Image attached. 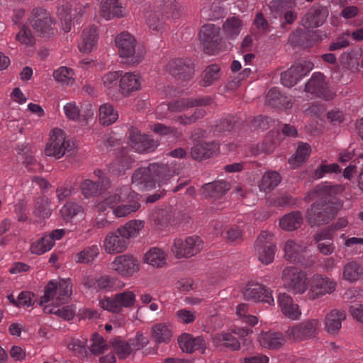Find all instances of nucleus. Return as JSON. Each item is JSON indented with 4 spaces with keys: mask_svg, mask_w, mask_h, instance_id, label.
<instances>
[{
    "mask_svg": "<svg viewBox=\"0 0 363 363\" xmlns=\"http://www.w3.org/2000/svg\"><path fill=\"white\" fill-rule=\"evenodd\" d=\"M50 201L47 198H40L35 205L34 214L40 218H46L51 215V208L50 207Z\"/></svg>",
    "mask_w": 363,
    "mask_h": 363,
    "instance_id": "obj_59",
    "label": "nucleus"
},
{
    "mask_svg": "<svg viewBox=\"0 0 363 363\" xmlns=\"http://www.w3.org/2000/svg\"><path fill=\"white\" fill-rule=\"evenodd\" d=\"M150 129L156 134L160 135H172L174 138L180 137L182 131L174 127L167 126L162 123H156L150 126Z\"/></svg>",
    "mask_w": 363,
    "mask_h": 363,
    "instance_id": "obj_57",
    "label": "nucleus"
},
{
    "mask_svg": "<svg viewBox=\"0 0 363 363\" xmlns=\"http://www.w3.org/2000/svg\"><path fill=\"white\" fill-rule=\"evenodd\" d=\"M313 68V64L311 61H303L292 65L289 69L281 73V82L284 86L292 87Z\"/></svg>",
    "mask_w": 363,
    "mask_h": 363,
    "instance_id": "obj_15",
    "label": "nucleus"
},
{
    "mask_svg": "<svg viewBox=\"0 0 363 363\" xmlns=\"http://www.w3.org/2000/svg\"><path fill=\"white\" fill-rule=\"evenodd\" d=\"M99 184L90 179H84L81 184V191L86 198L94 196L98 193Z\"/></svg>",
    "mask_w": 363,
    "mask_h": 363,
    "instance_id": "obj_63",
    "label": "nucleus"
},
{
    "mask_svg": "<svg viewBox=\"0 0 363 363\" xmlns=\"http://www.w3.org/2000/svg\"><path fill=\"white\" fill-rule=\"evenodd\" d=\"M274 18L279 17L280 26L285 28L286 24H292L298 17L294 7L295 0H267Z\"/></svg>",
    "mask_w": 363,
    "mask_h": 363,
    "instance_id": "obj_8",
    "label": "nucleus"
},
{
    "mask_svg": "<svg viewBox=\"0 0 363 363\" xmlns=\"http://www.w3.org/2000/svg\"><path fill=\"white\" fill-rule=\"evenodd\" d=\"M98 33L95 26H89L84 29L79 43V50L83 53H89L96 47Z\"/></svg>",
    "mask_w": 363,
    "mask_h": 363,
    "instance_id": "obj_28",
    "label": "nucleus"
},
{
    "mask_svg": "<svg viewBox=\"0 0 363 363\" xmlns=\"http://www.w3.org/2000/svg\"><path fill=\"white\" fill-rule=\"evenodd\" d=\"M273 236L263 232L255 242V249L259 260L265 264L271 263L274 258L275 245L272 242Z\"/></svg>",
    "mask_w": 363,
    "mask_h": 363,
    "instance_id": "obj_16",
    "label": "nucleus"
},
{
    "mask_svg": "<svg viewBox=\"0 0 363 363\" xmlns=\"http://www.w3.org/2000/svg\"><path fill=\"white\" fill-rule=\"evenodd\" d=\"M243 27L242 21L238 16L228 18L223 24V30L225 35L230 39L238 37Z\"/></svg>",
    "mask_w": 363,
    "mask_h": 363,
    "instance_id": "obj_37",
    "label": "nucleus"
},
{
    "mask_svg": "<svg viewBox=\"0 0 363 363\" xmlns=\"http://www.w3.org/2000/svg\"><path fill=\"white\" fill-rule=\"evenodd\" d=\"M362 269L359 264L354 262L347 263L343 268V279L349 282H354L359 279Z\"/></svg>",
    "mask_w": 363,
    "mask_h": 363,
    "instance_id": "obj_50",
    "label": "nucleus"
},
{
    "mask_svg": "<svg viewBox=\"0 0 363 363\" xmlns=\"http://www.w3.org/2000/svg\"><path fill=\"white\" fill-rule=\"evenodd\" d=\"M116 298L121 311L123 308H133L136 302V295L133 291L130 290H125L123 292L116 294Z\"/></svg>",
    "mask_w": 363,
    "mask_h": 363,
    "instance_id": "obj_53",
    "label": "nucleus"
},
{
    "mask_svg": "<svg viewBox=\"0 0 363 363\" xmlns=\"http://www.w3.org/2000/svg\"><path fill=\"white\" fill-rule=\"evenodd\" d=\"M113 351L120 359L128 357L132 352L133 349L129 341L125 342L121 340H115L112 343Z\"/></svg>",
    "mask_w": 363,
    "mask_h": 363,
    "instance_id": "obj_55",
    "label": "nucleus"
},
{
    "mask_svg": "<svg viewBox=\"0 0 363 363\" xmlns=\"http://www.w3.org/2000/svg\"><path fill=\"white\" fill-rule=\"evenodd\" d=\"M320 321L315 318L307 319L289 327L286 337L293 342H301L315 338L318 334Z\"/></svg>",
    "mask_w": 363,
    "mask_h": 363,
    "instance_id": "obj_7",
    "label": "nucleus"
},
{
    "mask_svg": "<svg viewBox=\"0 0 363 363\" xmlns=\"http://www.w3.org/2000/svg\"><path fill=\"white\" fill-rule=\"evenodd\" d=\"M286 100L279 89L277 87L271 89L267 95L266 103L272 106L278 107L282 105V102Z\"/></svg>",
    "mask_w": 363,
    "mask_h": 363,
    "instance_id": "obj_62",
    "label": "nucleus"
},
{
    "mask_svg": "<svg viewBox=\"0 0 363 363\" xmlns=\"http://www.w3.org/2000/svg\"><path fill=\"white\" fill-rule=\"evenodd\" d=\"M115 45L119 56L126 59L130 63L138 64L145 56V50L137 46L135 38L128 33L123 32L117 35Z\"/></svg>",
    "mask_w": 363,
    "mask_h": 363,
    "instance_id": "obj_5",
    "label": "nucleus"
},
{
    "mask_svg": "<svg viewBox=\"0 0 363 363\" xmlns=\"http://www.w3.org/2000/svg\"><path fill=\"white\" fill-rule=\"evenodd\" d=\"M57 306L45 305L43 311L45 313L55 314L66 320H69L74 318L75 311L72 306H67L59 308Z\"/></svg>",
    "mask_w": 363,
    "mask_h": 363,
    "instance_id": "obj_47",
    "label": "nucleus"
},
{
    "mask_svg": "<svg viewBox=\"0 0 363 363\" xmlns=\"http://www.w3.org/2000/svg\"><path fill=\"white\" fill-rule=\"evenodd\" d=\"M209 103L208 100L196 99H182L171 102L170 110L172 112H182L186 109L197 106L206 105Z\"/></svg>",
    "mask_w": 363,
    "mask_h": 363,
    "instance_id": "obj_41",
    "label": "nucleus"
},
{
    "mask_svg": "<svg viewBox=\"0 0 363 363\" xmlns=\"http://www.w3.org/2000/svg\"><path fill=\"white\" fill-rule=\"evenodd\" d=\"M71 148L72 142L66 139L65 133L60 128H54L50 132V140L45 148V154L60 159Z\"/></svg>",
    "mask_w": 363,
    "mask_h": 363,
    "instance_id": "obj_9",
    "label": "nucleus"
},
{
    "mask_svg": "<svg viewBox=\"0 0 363 363\" xmlns=\"http://www.w3.org/2000/svg\"><path fill=\"white\" fill-rule=\"evenodd\" d=\"M118 118V111L112 104L106 103L99 108V123L103 125H109L114 123Z\"/></svg>",
    "mask_w": 363,
    "mask_h": 363,
    "instance_id": "obj_38",
    "label": "nucleus"
},
{
    "mask_svg": "<svg viewBox=\"0 0 363 363\" xmlns=\"http://www.w3.org/2000/svg\"><path fill=\"white\" fill-rule=\"evenodd\" d=\"M119 77V72L116 71L108 72L101 77V85L107 94L111 95L115 92L117 89Z\"/></svg>",
    "mask_w": 363,
    "mask_h": 363,
    "instance_id": "obj_46",
    "label": "nucleus"
},
{
    "mask_svg": "<svg viewBox=\"0 0 363 363\" xmlns=\"http://www.w3.org/2000/svg\"><path fill=\"white\" fill-rule=\"evenodd\" d=\"M175 316L178 322L190 324L196 320V312L186 308H182L176 312Z\"/></svg>",
    "mask_w": 363,
    "mask_h": 363,
    "instance_id": "obj_64",
    "label": "nucleus"
},
{
    "mask_svg": "<svg viewBox=\"0 0 363 363\" xmlns=\"http://www.w3.org/2000/svg\"><path fill=\"white\" fill-rule=\"evenodd\" d=\"M111 269L123 277H130L140 270L138 260L131 255H120L111 263Z\"/></svg>",
    "mask_w": 363,
    "mask_h": 363,
    "instance_id": "obj_14",
    "label": "nucleus"
},
{
    "mask_svg": "<svg viewBox=\"0 0 363 363\" xmlns=\"http://www.w3.org/2000/svg\"><path fill=\"white\" fill-rule=\"evenodd\" d=\"M166 253L158 247L150 249L145 255L144 262L154 267H163L166 264Z\"/></svg>",
    "mask_w": 363,
    "mask_h": 363,
    "instance_id": "obj_40",
    "label": "nucleus"
},
{
    "mask_svg": "<svg viewBox=\"0 0 363 363\" xmlns=\"http://www.w3.org/2000/svg\"><path fill=\"white\" fill-rule=\"evenodd\" d=\"M49 238H47L46 235L43 238L33 242L30 245V252L33 254L40 255H43L49 250H50L52 247V243L50 242Z\"/></svg>",
    "mask_w": 363,
    "mask_h": 363,
    "instance_id": "obj_54",
    "label": "nucleus"
},
{
    "mask_svg": "<svg viewBox=\"0 0 363 363\" xmlns=\"http://www.w3.org/2000/svg\"><path fill=\"white\" fill-rule=\"evenodd\" d=\"M281 182L279 174L274 171L266 172L259 183L261 191L269 192L273 190Z\"/></svg>",
    "mask_w": 363,
    "mask_h": 363,
    "instance_id": "obj_42",
    "label": "nucleus"
},
{
    "mask_svg": "<svg viewBox=\"0 0 363 363\" xmlns=\"http://www.w3.org/2000/svg\"><path fill=\"white\" fill-rule=\"evenodd\" d=\"M302 220L299 212H292L284 216L279 220V225L283 230L292 231L301 226Z\"/></svg>",
    "mask_w": 363,
    "mask_h": 363,
    "instance_id": "obj_44",
    "label": "nucleus"
},
{
    "mask_svg": "<svg viewBox=\"0 0 363 363\" xmlns=\"http://www.w3.org/2000/svg\"><path fill=\"white\" fill-rule=\"evenodd\" d=\"M258 341L262 347L274 350L279 348L284 344V337L279 332H262L258 336Z\"/></svg>",
    "mask_w": 363,
    "mask_h": 363,
    "instance_id": "obj_30",
    "label": "nucleus"
},
{
    "mask_svg": "<svg viewBox=\"0 0 363 363\" xmlns=\"http://www.w3.org/2000/svg\"><path fill=\"white\" fill-rule=\"evenodd\" d=\"M99 306L104 310L111 313H119L121 312L116 294L112 297L106 296L99 301Z\"/></svg>",
    "mask_w": 363,
    "mask_h": 363,
    "instance_id": "obj_60",
    "label": "nucleus"
},
{
    "mask_svg": "<svg viewBox=\"0 0 363 363\" xmlns=\"http://www.w3.org/2000/svg\"><path fill=\"white\" fill-rule=\"evenodd\" d=\"M129 144L138 152H151L158 145L157 142L154 141L150 136L142 134L136 128L130 130Z\"/></svg>",
    "mask_w": 363,
    "mask_h": 363,
    "instance_id": "obj_18",
    "label": "nucleus"
},
{
    "mask_svg": "<svg viewBox=\"0 0 363 363\" xmlns=\"http://www.w3.org/2000/svg\"><path fill=\"white\" fill-rule=\"evenodd\" d=\"M172 326L167 323H160L152 327V338L157 344H167L171 341Z\"/></svg>",
    "mask_w": 363,
    "mask_h": 363,
    "instance_id": "obj_31",
    "label": "nucleus"
},
{
    "mask_svg": "<svg viewBox=\"0 0 363 363\" xmlns=\"http://www.w3.org/2000/svg\"><path fill=\"white\" fill-rule=\"evenodd\" d=\"M332 229H324L315 234L314 239L319 252L325 255H330L334 251Z\"/></svg>",
    "mask_w": 363,
    "mask_h": 363,
    "instance_id": "obj_27",
    "label": "nucleus"
},
{
    "mask_svg": "<svg viewBox=\"0 0 363 363\" xmlns=\"http://www.w3.org/2000/svg\"><path fill=\"white\" fill-rule=\"evenodd\" d=\"M327 84L324 81V76L320 72H315L305 86L307 92L317 96L329 99L330 95L327 93Z\"/></svg>",
    "mask_w": 363,
    "mask_h": 363,
    "instance_id": "obj_25",
    "label": "nucleus"
},
{
    "mask_svg": "<svg viewBox=\"0 0 363 363\" xmlns=\"http://www.w3.org/2000/svg\"><path fill=\"white\" fill-rule=\"evenodd\" d=\"M177 343L183 352L189 354L195 351L204 353L206 350V343L203 336L194 337L191 334L184 333L178 337Z\"/></svg>",
    "mask_w": 363,
    "mask_h": 363,
    "instance_id": "obj_20",
    "label": "nucleus"
},
{
    "mask_svg": "<svg viewBox=\"0 0 363 363\" xmlns=\"http://www.w3.org/2000/svg\"><path fill=\"white\" fill-rule=\"evenodd\" d=\"M203 247V242L198 236H190L185 240L177 238L172 247V253L177 257H189L199 253Z\"/></svg>",
    "mask_w": 363,
    "mask_h": 363,
    "instance_id": "obj_12",
    "label": "nucleus"
},
{
    "mask_svg": "<svg viewBox=\"0 0 363 363\" xmlns=\"http://www.w3.org/2000/svg\"><path fill=\"white\" fill-rule=\"evenodd\" d=\"M181 6L176 0H158L154 11L148 12L147 23L153 30L159 31L167 20L176 19L180 16Z\"/></svg>",
    "mask_w": 363,
    "mask_h": 363,
    "instance_id": "obj_3",
    "label": "nucleus"
},
{
    "mask_svg": "<svg viewBox=\"0 0 363 363\" xmlns=\"http://www.w3.org/2000/svg\"><path fill=\"white\" fill-rule=\"evenodd\" d=\"M108 208L112 210L116 218H123L136 212L140 204L138 194L132 192L128 186H123L96 205L99 212H104Z\"/></svg>",
    "mask_w": 363,
    "mask_h": 363,
    "instance_id": "obj_1",
    "label": "nucleus"
},
{
    "mask_svg": "<svg viewBox=\"0 0 363 363\" xmlns=\"http://www.w3.org/2000/svg\"><path fill=\"white\" fill-rule=\"evenodd\" d=\"M219 145L216 142L200 143L195 145L191 150L193 159L201 160L211 157L218 150Z\"/></svg>",
    "mask_w": 363,
    "mask_h": 363,
    "instance_id": "obj_32",
    "label": "nucleus"
},
{
    "mask_svg": "<svg viewBox=\"0 0 363 363\" xmlns=\"http://www.w3.org/2000/svg\"><path fill=\"white\" fill-rule=\"evenodd\" d=\"M167 165L152 164L147 167L138 168L132 177V183L139 190H150L164 184L174 174Z\"/></svg>",
    "mask_w": 363,
    "mask_h": 363,
    "instance_id": "obj_2",
    "label": "nucleus"
},
{
    "mask_svg": "<svg viewBox=\"0 0 363 363\" xmlns=\"http://www.w3.org/2000/svg\"><path fill=\"white\" fill-rule=\"evenodd\" d=\"M346 318L345 313L342 311L332 310L325 318V331L330 334H337L342 327V322Z\"/></svg>",
    "mask_w": 363,
    "mask_h": 363,
    "instance_id": "obj_29",
    "label": "nucleus"
},
{
    "mask_svg": "<svg viewBox=\"0 0 363 363\" xmlns=\"http://www.w3.org/2000/svg\"><path fill=\"white\" fill-rule=\"evenodd\" d=\"M99 255V247L96 244L85 247L75 256L77 263L88 264L91 262Z\"/></svg>",
    "mask_w": 363,
    "mask_h": 363,
    "instance_id": "obj_48",
    "label": "nucleus"
},
{
    "mask_svg": "<svg viewBox=\"0 0 363 363\" xmlns=\"http://www.w3.org/2000/svg\"><path fill=\"white\" fill-rule=\"evenodd\" d=\"M142 78L136 72H126L121 77L119 80V89L121 93L125 96H129L132 92L140 89Z\"/></svg>",
    "mask_w": 363,
    "mask_h": 363,
    "instance_id": "obj_23",
    "label": "nucleus"
},
{
    "mask_svg": "<svg viewBox=\"0 0 363 363\" xmlns=\"http://www.w3.org/2000/svg\"><path fill=\"white\" fill-rule=\"evenodd\" d=\"M29 21L33 28L40 36H46L52 33V25L55 20L52 18L50 12L44 8L38 7L33 9Z\"/></svg>",
    "mask_w": 363,
    "mask_h": 363,
    "instance_id": "obj_13",
    "label": "nucleus"
},
{
    "mask_svg": "<svg viewBox=\"0 0 363 363\" xmlns=\"http://www.w3.org/2000/svg\"><path fill=\"white\" fill-rule=\"evenodd\" d=\"M272 291L258 283H249L243 291V296L247 300L267 303L273 305L274 300Z\"/></svg>",
    "mask_w": 363,
    "mask_h": 363,
    "instance_id": "obj_19",
    "label": "nucleus"
},
{
    "mask_svg": "<svg viewBox=\"0 0 363 363\" xmlns=\"http://www.w3.org/2000/svg\"><path fill=\"white\" fill-rule=\"evenodd\" d=\"M55 80L62 85L72 86L74 84V72L72 69L62 66L53 72Z\"/></svg>",
    "mask_w": 363,
    "mask_h": 363,
    "instance_id": "obj_43",
    "label": "nucleus"
},
{
    "mask_svg": "<svg viewBox=\"0 0 363 363\" xmlns=\"http://www.w3.org/2000/svg\"><path fill=\"white\" fill-rule=\"evenodd\" d=\"M63 111L69 120L78 122L86 123L93 118L94 114L91 107L82 109L75 101L67 103L63 107Z\"/></svg>",
    "mask_w": 363,
    "mask_h": 363,
    "instance_id": "obj_21",
    "label": "nucleus"
},
{
    "mask_svg": "<svg viewBox=\"0 0 363 363\" xmlns=\"http://www.w3.org/2000/svg\"><path fill=\"white\" fill-rule=\"evenodd\" d=\"M129 242L126 240L118 228L115 231L109 232L105 236L101 247L109 255L123 252L128 248Z\"/></svg>",
    "mask_w": 363,
    "mask_h": 363,
    "instance_id": "obj_17",
    "label": "nucleus"
},
{
    "mask_svg": "<svg viewBox=\"0 0 363 363\" xmlns=\"http://www.w3.org/2000/svg\"><path fill=\"white\" fill-rule=\"evenodd\" d=\"M100 16L106 20L123 16V6L119 0H102L99 7Z\"/></svg>",
    "mask_w": 363,
    "mask_h": 363,
    "instance_id": "obj_26",
    "label": "nucleus"
},
{
    "mask_svg": "<svg viewBox=\"0 0 363 363\" xmlns=\"http://www.w3.org/2000/svg\"><path fill=\"white\" fill-rule=\"evenodd\" d=\"M302 21L306 27L317 28L325 21V14L318 11H309Z\"/></svg>",
    "mask_w": 363,
    "mask_h": 363,
    "instance_id": "obj_52",
    "label": "nucleus"
},
{
    "mask_svg": "<svg viewBox=\"0 0 363 363\" xmlns=\"http://www.w3.org/2000/svg\"><path fill=\"white\" fill-rule=\"evenodd\" d=\"M342 190V186L340 185L331 186L328 184H321L309 192L306 199L308 201L315 198L325 199L328 196H331L333 194L341 192Z\"/></svg>",
    "mask_w": 363,
    "mask_h": 363,
    "instance_id": "obj_33",
    "label": "nucleus"
},
{
    "mask_svg": "<svg viewBox=\"0 0 363 363\" xmlns=\"http://www.w3.org/2000/svg\"><path fill=\"white\" fill-rule=\"evenodd\" d=\"M278 303L285 317L292 320L300 319L301 316L300 307L290 295L286 293L280 294L278 296Z\"/></svg>",
    "mask_w": 363,
    "mask_h": 363,
    "instance_id": "obj_22",
    "label": "nucleus"
},
{
    "mask_svg": "<svg viewBox=\"0 0 363 363\" xmlns=\"http://www.w3.org/2000/svg\"><path fill=\"white\" fill-rule=\"evenodd\" d=\"M212 342L216 347L221 348L222 347H225L231 350H238L240 347V344L236 337L228 333L214 335L212 337Z\"/></svg>",
    "mask_w": 363,
    "mask_h": 363,
    "instance_id": "obj_35",
    "label": "nucleus"
},
{
    "mask_svg": "<svg viewBox=\"0 0 363 363\" xmlns=\"http://www.w3.org/2000/svg\"><path fill=\"white\" fill-rule=\"evenodd\" d=\"M336 288V283L329 277L322 274L313 275L308 284L306 296L310 300L321 298L325 294H332Z\"/></svg>",
    "mask_w": 363,
    "mask_h": 363,
    "instance_id": "obj_10",
    "label": "nucleus"
},
{
    "mask_svg": "<svg viewBox=\"0 0 363 363\" xmlns=\"http://www.w3.org/2000/svg\"><path fill=\"white\" fill-rule=\"evenodd\" d=\"M95 284H97V286L100 289L107 291H116L125 286V284H121L118 279L111 277L108 275L101 276L97 279L87 277L86 279L84 281V284L87 287H92Z\"/></svg>",
    "mask_w": 363,
    "mask_h": 363,
    "instance_id": "obj_24",
    "label": "nucleus"
},
{
    "mask_svg": "<svg viewBox=\"0 0 363 363\" xmlns=\"http://www.w3.org/2000/svg\"><path fill=\"white\" fill-rule=\"evenodd\" d=\"M16 40L22 45L32 47L35 43V38L27 25H22L16 35Z\"/></svg>",
    "mask_w": 363,
    "mask_h": 363,
    "instance_id": "obj_51",
    "label": "nucleus"
},
{
    "mask_svg": "<svg viewBox=\"0 0 363 363\" xmlns=\"http://www.w3.org/2000/svg\"><path fill=\"white\" fill-rule=\"evenodd\" d=\"M281 279L284 288L294 294H303L308 289L307 275L299 268L288 266L283 269Z\"/></svg>",
    "mask_w": 363,
    "mask_h": 363,
    "instance_id": "obj_6",
    "label": "nucleus"
},
{
    "mask_svg": "<svg viewBox=\"0 0 363 363\" xmlns=\"http://www.w3.org/2000/svg\"><path fill=\"white\" fill-rule=\"evenodd\" d=\"M144 221L141 220H130L123 225L118 228V232H121L126 240L138 237L144 228Z\"/></svg>",
    "mask_w": 363,
    "mask_h": 363,
    "instance_id": "obj_36",
    "label": "nucleus"
},
{
    "mask_svg": "<svg viewBox=\"0 0 363 363\" xmlns=\"http://www.w3.org/2000/svg\"><path fill=\"white\" fill-rule=\"evenodd\" d=\"M319 207L318 205L313 204L312 206V208L311 211L308 212V222L311 225H320L323 223L326 222L330 216H328L325 218L326 214H328V206L323 208V212L319 211Z\"/></svg>",
    "mask_w": 363,
    "mask_h": 363,
    "instance_id": "obj_49",
    "label": "nucleus"
},
{
    "mask_svg": "<svg viewBox=\"0 0 363 363\" xmlns=\"http://www.w3.org/2000/svg\"><path fill=\"white\" fill-rule=\"evenodd\" d=\"M72 287L69 279L50 281L45 287L44 295L40 299V305L51 302L49 305H61L69 299Z\"/></svg>",
    "mask_w": 363,
    "mask_h": 363,
    "instance_id": "obj_4",
    "label": "nucleus"
},
{
    "mask_svg": "<svg viewBox=\"0 0 363 363\" xmlns=\"http://www.w3.org/2000/svg\"><path fill=\"white\" fill-rule=\"evenodd\" d=\"M220 68L217 65H211L203 72L202 84L204 86L212 84L219 77Z\"/></svg>",
    "mask_w": 363,
    "mask_h": 363,
    "instance_id": "obj_58",
    "label": "nucleus"
},
{
    "mask_svg": "<svg viewBox=\"0 0 363 363\" xmlns=\"http://www.w3.org/2000/svg\"><path fill=\"white\" fill-rule=\"evenodd\" d=\"M199 38L207 52L215 54L220 50L222 38L220 36V28L218 26L213 23L202 26L199 31Z\"/></svg>",
    "mask_w": 363,
    "mask_h": 363,
    "instance_id": "obj_11",
    "label": "nucleus"
},
{
    "mask_svg": "<svg viewBox=\"0 0 363 363\" xmlns=\"http://www.w3.org/2000/svg\"><path fill=\"white\" fill-rule=\"evenodd\" d=\"M82 211L83 208L80 205L73 202H67L60 209V214L64 220H69Z\"/></svg>",
    "mask_w": 363,
    "mask_h": 363,
    "instance_id": "obj_56",
    "label": "nucleus"
},
{
    "mask_svg": "<svg viewBox=\"0 0 363 363\" xmlns=\"http://www.w3.org/2000/svg\"><path fill=\"white\" fill-rule=\"evenodd\" d=\"M306 249V245L296 242L293 240H286L283 248L285 258L290 262H301V254Z\"/></svg>",
    "mask_w": 363,
    "mask_h": 363,
    "instance_id": "obj_34",
    "label": "nucleus"
},
{
    "mask_svg": "<svg viewBox=\"0 0 363 363\" xmlns=\"http://www.w3.org/2000/svg\"><path fill=\"white\" fill-rule=\"evenodd\" d=\"M311 152V146L308 143H299L296 153L289 160L291 168L296 169L304 163Z\"/></svg>",
    "mask_w": 363,
    "mask_h": 363,
    "instance_id": "obj_39",
    "label": "nucleus"
},
{
    "mask_svg": "<svg viewBox=\"0 0 363 363\" xmlns=\"http://www.w3.org/2000/svg\"><path fill=\"white\" fill-rule=\"evenodd\" d=\"M92 343L90 345V352L94 354H99L107 351L108 345L105 342L104 338L98 334H94L91 339Z\"/></svg>",
    "mask_w": 363,
    "mask_h": 363,
    "instance_id": "obj_61",
    "label": "nucleus"
},
{
    "mask_svg": "<svg viewBox=\"0 0 363 363\" xmlns=\"http://www.w3.org/2000/svg\"><path fill=\"white\" fill-rule=\"evenodd\" d=\"M70 11L71 6L69 3H63L57 7L56 14L60 20L62 30L65 33L69 32L72 26Z\"/></svg>",
    "mask_w": 363,
    "mask_h": 363,
    "instance_id": "obj_45",
    "label": "nucleus"
}]
</instances>
